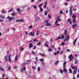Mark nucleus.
<instances>
[{
    "mask_svg": "<svg viewBox=\"0 0 79 79\" xmlns=\"http://www.w3.org/2000/svg\"><path fill=\"white\" fill-rule=\"evenodd\" d=\"M72 18H74H74H76V16L75 15L73 14L72 16Z\"/></svg>",
    "mask_w": 79,
    "mask_h": 79,
    "instance_id": "nucleus-28",
    "label": "nucleus"
},
{
    "mask_svg": "<svg viewBox=\"0 0 79 79\" xmlns=\"http://www.w3.org/2000/svg\"><path fill=\"white\" fill-rule=\"evenodd\" d=\"M60 38L62 39H64V35H62V37H60Z\"/></svg>",
    "mask_w": 79,
    "mask_h": 79,
    "instance_id": "nucleus-29",
    "label": "nucleus"
},
{
    "mask_svg": "<svg viewBox=\"0 0 79 79\" xmlns=\"http://www.w3.org/2000/svg\"><path fill=\"white\" fill-rule=\"evenodd\" d=\"M65 5L66 6H67L68 5V3L67 2H65Z\"/></svg>",
    "mask_w": 79,
    "mask_h": 79,
    "instance_id": "nucleus-62",
    "label": "nucleus"
},
{
    "mask_svg": "<svg viewBox=\"0 0 79 79\" xmlns=\"http://www.w3.org/2000/svg\"><path fill=\"white\" fill-rule=\"evenodd\" d=\"M47 5H44V8H46V7H47Z\"/></svg>",
    "mask_w": 79,
    "mask_h": 79,
    "instance_id": "nucleus-59",
    "label": "nucleus"
},
{
    "mask_svg": "<svg viewBox=\"0 0 79 79\" xmlns=\"http://www.w3.org/2000/svg\"><path fill=\"white\" fill-rule=\"evenodd\" d=\"M66 62L65 61L64 62L63 64V66H65V65H66Z\"/></svg>",
    "mask_w": 79,
    "mask_h": 79,
    "instance_id": "nucleus-42",
    "label": "nucleus"
},
{
    "mask_svg": "<svg viewBox=\"0 0 79 79\" xmlns=\"http://www.w3.org/2000/svg\"><path fill=\"white\" fill-rule=\"evenodd\" d=\"M39 19H40V18L39 17H38L36 19V21H37V20H39Z\"/></svg>",
    "mask_w": 79,
    "mask_h": 79,
    "instance_id": "nucleus-31",
    "label": "nucleus"
},
{
    "mask_svg": "<svg viewBox=\"0 0 79 79\" xmlns=\"http://www.w3.org/2000/svg\"><path fill=\"white\" fill-rule=\"evenodd\" d=\"M54 55H57V54L56 53V52H55L54 53Z\"/></svg>",
    "mask_w": 79,
    "mask_h": 79,
    "instance_id": "nucleus-60",
    "label": "nucleus"
},
{
    "mask_svg": "<svg viewBox=\"0 0 79 79\" xmlns=\"http://www.w3.org/2000/svg\"><path fill=\"white\" fill-rule=\"evenodd\" d=\"M61 45H65V44L64 43L62 42V43L61 44Z\"/></svg>",
    "mask_w": 79,
    "mask_h": 79,
    "instance_id": "nucleus-47",
    "label": "nucleus"
},
{
    "mask_svg": "<svg viewBox=\"0 0 79 79\" xmlns=\"http://www.w3.org/2000/svg\"><path fill=\"white\" fill-rule=\"evenodd\" d=\"M37 69L38 72H39V71H40V67H38L37 68Z\"/></svg>",
    "mask_w": 79,
    "mask_h": 79,
    "instance_id": "nucleus-25",
    "label": "nucleus"
},
{
    "mask_svg": "<svg viewBox=\"0 0 79 79\" xmlns=\"http://www.w3.org/2000/svg\"><path fill=\"white\" fill-rule=\"evenodd\" d=\"M20 50H21L22 51H23V50H24V49L23 48V47H22L21 48H20Z\"/></svg>",
    "mask_w": 79,
    "mask_h": 79,
    "instance_id": "nucleus-51",
    "label": "nucleus"
},
{
    "mask_svg": "<svg viewBox=\"0 0 79 79\" xmlns=\"http://www.w3.org/2000/svg\"><path fill=\"white\" fill-rule=\"evenodd\" d=\"M23 19H19V22H23Z\"/></svg>",
    "mask_w": 79,
    "mask_h": 79,
    "instance_id": "nucleus-56",
    "label": "nucleus"
},
{
    "mask_svg": "<svg viewBox=\"0 0 79 79\" xmlns=\"http://www.w3.org/2000/svg\"><path fill=\"white\" fill-rule=\"evenodd\" d=\"M18 22H19V19H17L15 21V23H18Z\"/></svg>",
    "mask_w": 79,
    "mask_h": 79,
    "instance_id": "nucleus-53",
    "label": "nucleus"
},
{
    "mask_svg": "<svg viewBox=\"0 0 79 79\" xmlns=\"http://www.w3.org/2000/svg\"><path fill=\"white\" fill-rule=\"evenodd\" d=\"M52 49L51 48H49L48 50V52H52Z\"/></svg>",
    "mask_w": 79,
    "mask_h": 79,
    "instance_id": "nucleus-43",
    "label": "nucleus"
},
{
    "mask_svg": "<svg viewBox=\"0 0 79 79\" xmlns=\"http://www.w3.org/2000/svg\"><path fill=\"white\" fill-rule=\"evenodd\" d=\"M69 59H70L69 61H72L73 59V55L72 54L70 55L69 56Z\"/></svg>",
    "mask_w": 79,
    "mask_h": 79,
    "instance_id": "nucleus-7",
    "label": "nucleus"
},
{
    "mask_svg": "<svg viewBox=\"0 0 79 79\" xmlns=\"http://www.w3.org/2000/svg\"><path fill=\"white\" fill-rule=\"evenodd\" d=\"M11 69V67L10 66H9V68L7 69V70H10Z\"/></svg>",
    "mask_w": 79,
    "mask_h": 79,
    "instance_id": "nucleus-54",
    "label": "nucleus"
},
{
    "mask_svg": "<svg viewBox=\"0 0 79 79\" xmlns=\"http://www.w3.org/2000/svg\"><path fill=\"white\" fill-rule=\"evenodd\" d=\"M11 15H12V16H15V15H16V14H15L14 13H13L12 14H11Z\"/></svg>",
    "mask_w": 79,
    "mask_h": 79,
    "instance_id": "nucleus-39",
    "label": "nucleus"
},
{
    "mask_svg": "<svg viewBox=\"0 0 79 79\" xmlns=\"http://www.w3.org/2000/svg\"><path fill=\"white\" fill-rule=\"evenodd\" d=\"M73 9V7H71L70 8V10H69V12L70 13V16H72V15L73 14V12L72 11V9Z\"/></svg>",
    "mask_w": 79,
    "mask_h": 79,
    "instance_id": "nucleus-6",
    "label": "nucleus"
},
{
    "mask_svg": "<svg viewBox=\"0 0 79 79\" xmlns=\"http://www.w3.org/2000/svg\"><path fill=\"white\" fill-rule=\"evenodd\" d=\"M37 45H41V42H39L37 43Z\"/></svg>",
    "mask_w": 79,
    "mask_h": 79,
    "instance_id": "nucleus-50",
    "label": "nucleus"
},
{
    "mask_svg": "<svg viewBox=\"0 0 79 79\" xmlns=\"http://www.w3.org/2000/svg\"><path fill=\"white\" fill-rule=\"evenodd\" d=\"M76 10H77V9L76 8H74L73 9V11H76Z\"/></svg>",
    "mask_w": 79,
    "mask_h": 79,
    "instance_id": "nucleus-55",
    "label": "nucleus"
},
{
    "mask_svg": "<svg viewBox=\"0 0 79 79\" xmlns=\"http://www.w3.org/2000/svg\"><path fill=\"white\" fill-rule=\"evenodd\" d=\"M72 69H74L73 72V73L74 74V75L76 74V73H77V68L76 67H74V66L72 67Z\"/></svg>",
    "mask_w": 79,
    "mask_h": 79,
    "instance_id": "nucleus-3",
    "label": "nucleus"
},
{
    "mask_svg": "<svg viewBox=\"0 0 79 79\" xmlns=\"http://www.w3.org/2000/svg\"><path fill=\"white\" fill-rule=\"evenodd\" d=\"M42 5H43V4H42V3L41 4L39 5L38 6V8H40V7H42Z\"/></svg>",
    "mask_w": 79,
    "mask_h": 79,
    "instance_id": "nucleus-24",
    "label": "nucleus"
},
{
    "mask_svg": "<svg viewBox=\"0 0 79 79\" xmlns=\"http://www.w3.org/2000/svg\"><path fill=\"white\" fill-rule=\"evenodd\" d=\"M69 40V36L68 35L66 36V38L64 39V42H65V41H68Z\"/></svg>",
    "mask_w": 79,
    "mask_h": 79,
    "instance_id": "nucleus-5",
    "label": "nucleus"
},
{
    "mask_svg": "<svg viewBox=\"0 0 79 79\" xmlns=\"http://www.w3.org/2000/svg\"><path fill=\"white\" fill-rule=\"evenodd\" d=\"M77 24H75L72 25V27L73 29H74L76 27Z\"/></svg>",
    "mask_w": 79,
    "mask_h": 79,
    "instance_id": "nucleus-15",
    "label": "nucleus"
},
{
    "mask_svg": "<svg viewBox=\"0 0 79 79\" xmlns=\"http://www.w3.org/2000/svg\"><path fill=\"white\" fill-rule=\"evenodd\" d=\"M5 21L3 20L2 19H0V22H4Z\"/></svg>",
    "mask_w": 79,
    "mask_h": 79,
    "instance_id": "nucleus-52",
    "label": "nucleus"
},
{
    "mask_svg": "<svg viewBox=\"0 0 79 79\" xmlns=\"http://www.w3.org/2000/svg\"><path fill=\"white\" fill-rule=\"evenodd\" d=\"M58 20L59 21H60L61 20V19H59V18H58L57 19H56V21L55 22V24L56 26H60V24L58 23Z\"/></svg>",
    "mask_w": 79,
    "mask_h": 79,
    "instance_id": "nucleus-1",
    "label": "nucleus"
},
{
    "mask_svg": "<svg viewBox=\"0 0 79 79\" xmlns=\"http://www.w3.org/2000/svg\"><path fill=\"white\" fill-rule=\"evenodd\" d=\"M26 6H27V5H26L25 6H22L21 7V8H25V7H26Z\"/></svg>",
    "mask_w": 79,
    "mask_h": 79,
    "instance_id": "nucleus-32",
    "label": "nucleus"
},
{
    "mask_svg": "<svg viewBox=\"0 0 79 79\" xmlns=\"http://www.w3.org/2000/svg\"><path fill=\"white\" fill-rule=\"evenodd\" d=\"M45 23L46 26H52V25H51L50 23H48V21L46 20L45 21Z\"/></svg>",
    "mask_w": 79,
    "mask_h": 79,
    "instance_id": "nucleus-4",
    "label": "nucleus"
},
{
    "mask_svg": "<svg viewBox=\"0 0 79 79\" xmlns=\"http://www.w3.org/2000/svg\"><path fill=\"white\" fill-rule=\"evenodd\" d=\"M77 41V40L76 39H75L73 42V45H75V44H76V43Z\"/></svg>",
    "mask_w": 79,
    "mask_h": 79,
    "instance_id": "nucleus-23",
    "label": "nucleus"
},
{
    "mask_svg": "<svg viewBox=\"0 0 79 79\" xmlns=\"http://www.w3.org/2000/svg\"><path fill=\"white\" fill-rule=\"evenodd\" d=\"M48 13V12H47V11H45L44 12L45 15H47Z\"/></svg>",
    "mask_w": 79,
    "mask_h": 79,
    "instance_id": "nucleus-44",
    "label": "nucleus"
},
{
    "mask_svg": "<svg viewBox=\"0 0 79 79\" xmlns=\"http://www.w3.org/2000/svg\"><path fill=\"white\" fill-rule=\"evenodd\" d=\"M77 78H79V74H78L77 75Z\"/></svg>",
    "mask_w": 79,
    "mask_h": 79,
    "instance_id": "nucleus-64",
    "label": "nucleus"
},
{
    "mask_svg": "<svg viewBox=\"0 0 79 79\" xmlns=\"http://www.w3.org/2000/svg\"><path fill=\"white\" fill-rule=\"evenodd\" d=\"M4 59H6V61H8V56H5Z\"/></svg>",
    "mask_w": 79,
    "mask_h": 79,
    "instance_id": "nucleus-17",
    "label": "nucleus"
},
{
    "mask_svg": "<svg viewBox=\"0 0 79 79\" xmlns=\"http://www.w3.org/2000/svg\"><path fill=\"white\" fill-rule=\"evenodd\" d=\"M18 56L17 55H16L15 57V60L16 61V60H18Z\"/></svg>",
    "mask_w": 79,
    "mask_h": 79,
    "instance_id": "nucleus-26",
    "label": "nucleus"
},
{
    "mask_svg": "<svg viewBox=\"0 0 79 79\" xmlns=\"http://www.w3.org/2000/svg\"><path fill=\"white\" fill-rule=\"evenodd\" d=\"M76 19H73V23H76Z\"/></svg>",
    "mask_w": 79,
    "mask_h": 79,
    "instance_id": "nucleus-35",
    "label": "nucleus"
},
{
    "mask_svg": "<svg viewBox=\"0 0 79 79\" xmlns=\"http://www.w3.org/2000/svg\"><path fill=\"white\" fill-rule=\"evenodd\" d=\"M67 52H70V50L68 49H66Z\"/></svg>",
    "mask_w": 79,
    "mask_h": 79,
    "instance_id": "nucleus-58",
    "label": "nucleus"
},
{
    "mask_svg": "<svg viewBox=\"0 0 79 79\" xmlns=\"http://www.w3.org/2000/svg\"><path fill=\"white\" fill-rule=\"evenodd\" d=\"M29 47V49H31L32 47H33V45H32V44L30 43Z\"/></svg>",
    "mask_w": 79,
    "mask_h": 79,
    "instance_id": "nucleus-12",
    "label": "nucleus"
},
{
    "mask_svg": "<svg viewBox=\"0 0 79 79\" xmlns=\"http://www.w3.org/2000/svg\"><path fill=\"white\" fill-rule=\"evenodd\" d=\"M60 72L61 74H62V73H63V71L62 69H60Z\"/></svg>",
    "mask_w": 79,
    "mask_h": 79,
    "instance_id": "nucleus-37",
    "label": "nucleus"
},
{
    "mask_svg": "<svg viewBox=\"0 0 79 79\" xmlns=\"http://www.w3.org/2000/svg\"><path fill=\"white\" fill-rule=\"evenodd\" d=\"M35 34V33H32V32H31L29 33V35H31V36H34V34Z\"/></svg>",
    "mask_w": 79,
    "mask_h": 79,
    "instance_id": "nucleus-14",
    "label": "nucleus"
},
{
    "mask_svg": "<svg viewBox=\"0 0 79 79\" xmlns=\"http://www.w3.org/2000/svg\"><path fill=\"white\" fill-rule=\"evenodd\" d=\"M31 10V8L29 7H28L27 9V11H29V10Z\"/></svg>",
    "mask_w": 79,
    "mask_h": 79,
    "instance_id": "nucleus-40",
    "label": "nucleus"
},
{
    "mask_svg": "<svg viewBox=\"0 0 79 79\" xmlns=\"http://www.w3.org/2000/svg\"><path fill=\"white\" fill-rule=\"evenodd\" d=\"M44 5H46L47 6V1H46L44 2Z\"/></svg>",
    "mask_w": 79,
    "mask_h": 79,
    "instance_id": "nucleus-48",
    "label": "nucleus"
},
{
    "mask_svg": "<svg viewBox=\"0 0 79 79\" xmlns=\"http://www.w3.org/2000/svg\"><path fill=\"white\" fill-rule=\"evenodd\" d=\"M32 69H35L36 68L35 67H34V66H33L32 67Z\"/></svg>",
    "mask_w": 79,
    "mask_h": 79,
    "instance_id": "nucleus-57",
    "label": "nucleus"
},
{
    "mask_svg": "<svg viewBox=\"0 0 79 79\" xmlns=\"http://www.w3.org/2000/svg\"><path fill=\"white\" fill-rule=\"evenodd\" d=\"M61 37H57V39L55 40H59L60 39H61Z\"/></svg>",
    "mask_w": 79,
    "mask_h": 79,
    "instance_id": "nucleus-27",
    "label": "nucleus"
},
{
    "mask_svg": "<svg viewBox=\"0 0 79 79\" xmlns=\"http://www.w3.org/2000/svg\"><path fill=\"white\" fill-rule=\"evenodd\" d=\"M11 54H10L9 56H8V60L11 63Z\"/></svg>",
    "mask_w": 79,
    "mask_h": 79,
    "instance_id": "nucleus-9",
    "label": "nucleus"
},
{
    "mask_svg": "<svg viewBox=\"0 0 79 79\" xmlns=\"http://www.w3.org/2000/svg\"><path fill=\"white\" fill-rule=\"evenodd\" d=\"M17 10L18 11V13H19L23 12V10L20 9L19 8L17 9Z\"/></svg>",
    "mask_w": 79,
    "mask_h": 79,
    "instance_id": "nucleus-10",
    "label": "nucleus"
},
{
    "mask_svg": "<svg viewBox=\"0 0 79 79\" xmlns=\"http://www.w3.org/2000/svg\"><path fill=\"white\" fill-rule=\"evenodd\" d=\"M40 11L41 12H42V11H43V9H42V7H41L40 9Z\"/></svg>",
    "mask_w": 79,
    "mask_h": 79,
    "instance_id": "nucleus-36",
    "label": "nucleus"
},
{
    "mask_svg": "<svg viewBox=\"0 0 79 79\" xmlns=\"http://www.w3.org/2000/svg\"><path fill=\"white\" fill-rule=\"evenodd\" d=\"M0 18H2V19H5V16L1 15H0Z\"/></svg>",
    "mask_w": 79,
    "mask_h": 79,
    "instance_id": "nucleus-18",
    "label": "nucleus"
},
{
    "mask_svg": "<svg viewBox=\"0 0 79 79\" xmlns=\"http://www.w3.org/2000/svg\"><path fill=\"white\" fill-rule=\"evenodd\" d=\"M69 71L70 73H72V70H71V69H69Z\"/></svg>",
    "mask_w": 79,
    "mask_h": 79,
    "instance_id": "nucleus-33",
    "label": "nucleus"
},
{
    "mask_svg": "<svg viewBox=\"0 0 79 79\" xmlns=\"http://www.w3.org/2000/svg\"><path fill=\"white\" fill-rule=\"evenodd\" d=\"M38 41V40L37 39H34L33 40V41L34 42H35V41Z\"/></svg>",
    "mask_w": 79,
    "mask_h": 79,
    "instance_id": "nucleus-61",
    "label": "nucleus"
},
{
    "mask_svg": "<svg viewBox=\"0 0 79 79\" xmlns=\"http://www.w3.org/2000/svg\"><path fill=\"white\" fill-rule=\"evenodd\" d=\"M59 62H60V60H57L56 61L55 63V65H58V64L59 63Z\"/></svg>",
    "mask_w": 79,
    "mask_h": 79,
    "instance_id": "nucleus-13",
    "label": "nucleus"
},
{
    "mask_svg": "<svg viewBox=\"0 0 79 79\" xmlns=\"http://www.w3.org/2000/svg\"><path fill=\"white\" fill-rule=\"evenodd\" d=\"M0 70H1V71H4V69H3V68H2V67H1L0 66Z\"/></svg>",
    "mask_w": 79,
    "mask_h": 79,
    "instance_id": "nucleus-34",
    "label": "nucleus"
},
{
    "mask_svg": "<svg viewBox=\"0 0 79 79\" xmlns=\"http://www.w3.org/2000/svg\"><path fill=\"white\" fill-rule=\"evenodd\" d=\"M63 13V10H61L60 11V14H62Z\"/></svg>",
    "mask_w": 79,
    "mask_h": 79,
    "instance_id": "nucleus-63",
    "label": "nucleus"
},
{
    "mask_svg": "<svg viewBox=\"0 0 79 79\" xmlns=\"http://www.w3.org/2000/svg\"><path fill=\"white\" fill-rule=\"evenodd\" d=\"M26 69L25 67H24L23 69H21V71L22 72H23V71H26Z\"/></svg>",
    "mask_w": 79,
    "mask_h": 79,
    "instance_id": "nucleus-19",
    "label": "nucleus"
},
{
    "mask_svg": "<svg viewBox=\"0 0 79 79\" xmlns=\"http://www.w3.org/2000/svg\"><path fill=\"white\" fill-rule=\"evenodd\" d=\"M44 45L45 46V47H48V45L47 44H44Z\"/></svg>",
    "mask_w": 79,
    "mask_h": 79,
    "instance_id": "nucleus-41",
    "label": "nucleus"
},
{
    "mask_svg": "<svg viewBox=\"0 0 79 79\" xmlns=\"http://www.w3.org/2000/svg\"><path fill=\"white\" fill-rule=\"evenodd\" d=\"M41 62H44V59H40V60Z\"/></svg>",
    "mask_w": 79,
    "mask_h": 79,
    "instance_id": "nucleus-45",
    "label": "nucleus"
},
{
    "mask_svg": "<svg viewBox=\"0 0 79 79\" xmlns=\"http://www.w3.org/2000/svg\"><path fill=\"white\" fill-rule=\"evenodd\" d=\"M36 53L35 52H34L33 51H31V54L32 55H35V54Z\"/></svg>",
    "mask_w": 79,
    "mask_h": 79,
    "instance_id": "nucleus-20",
    "label": "nucleus"
},
{
    "mask_svg": "<svg viewBox=\"0 0 79 79\" xmlns=\"http://www.w3.org/2000/svg\"><path fill=\"white\" fill-rule=\"evenodd\" d=\"M31 62V60H27V62L25 64H29V63H30V62Z\"/></svg>",
    "mask_w": 79,
    "mask_h": 79,
    "instance_id": "nucleus-21",
    "label": "nucleus"
},
{
    "mask_svg": "<svg viewBox=\"0 0 79 79\" xmlns=\"http://www.w3.org/2000/svg\"><path fill=\"white\" fill-rule=\"evenodd\" d=\"M64 34L65 36L67 35H68V31L66 30H65L64 31Z\"/></svg>",
    "mask_w": 79,
    "mask_h": 79,
    "instance_id": "nucleus-11",
    "label": "nucleus"
},
{
    "mask_svg": "<svg viewBox=\"0 0 79 79\" xmlns=\"http://www.w3.org/2000/svg\"><path fill=\"white\" fill-rule=\"evenodd\" d=\"M29 28L31 29H32V25H31V26H29Z\"/></svg>",
    "mask_w": 79,
    "mask_h": 79,
    "instance_id": "nucleus-49",
    "label": "nucleus"
},
{
    "mask_svg": "<svg viewBox=\"0 0 79 79\" xmlns=\"http://www.w3.org/2000/svg\"><path fill=\"white\" fill-rule=\"evenodd\" d=\"M6 18L9 19V21H13L14 20H15V17L13 16L12 17L10 16H8Z\"/></svg>",
    "mask_w": 79,
    "mask_h": 79,
    "instance_id": "nucleus-2",
    "label": "nucleus"
},
{
    "mask_svg": "<svg viewBox=\"0 0 79 79\" xmlns=\"http://www.w3.org/2000/svg\"><path fill=\"white\" fill-rule=\"evenodd\" d=\"M32 6H33V7L34 8V9H35V8H37V6L34 5Z\"/></svg>",
    "mask_w": 79,
    "mask_h": 79,
    "instance_id": "nucleus-30",
    "label": "nucleus"
},
{
    "mask_svg": "<svg viewBox=\"0 0 79 79\" xmlns=\"http://www.w3.org/2000/svg\"><path fill=\"white\" fill-rule=\"evenodd\" d=\"M77 63H78V60H77L76 59H75V64H77Z\"/></svg>",
    "mask_w": 79,
    "mask_h": 79,
    "instance_id": "nucleus-22",
    "label": "nucleus"
},
{
    "mask_svg": "<svg viewBox=\"0 0 79 79\" xmlns=\"http://www.w3.org/2000/svg\"><path fill=\"white\" fill-rule=\"evenodd\" d=\"M39 55H40V56H43V57H45L46 56V55L45 54H42L41 53L39 52Z\"/></svg>",
    "mask_w": 79,
    "mask_h": 79,
    "instance_id": "nucleus-8",
    "label": "nucleus"
},
{
    "mask_svg": "<svg viewBox=\"0 0 79 79\" xmlns=\"http://www.w3.org/2000/svg\"><path fill=\"white\" fill-rule=\"evenodd\" d=\"M63 70L64 73H68V70H67V69H63Z\"/></svg>",
    "mask_w": 79,
    "mask_h": 79,
    "instance_id": "nucleus-16",
    "label": "nucleus"
},
{
    "mask_svg": "<svg viewBox=\"0 0 79 79\" xmlns=\"http://www.w3.org/2000/svg\"><path fill=\"white\" fill-rule=\"evenodd\" d=\"M2 13H6V12L4 11V10H3L2 11Z\"/></svg>",
    "mask_w": 79,
    "mask_h": 79,
    "instance_id": "nucleus-46",
    "label": "nucleus"
},
{
    "mask_svg": "<svg viewBox=\"0 0 79 79\" xmlns=\"http://www.w3.org/2000/svg\"><path fill=\"white\" fill-rule=\"evenodd\" d=\"M12 11H13V9H11L8 11V13H10V12H11Z\"/></svg>",
    "mask_w": 79,
    "mask_h": 79,
    "instance_id": "nucleus-38",
    "label": "nucleus"
}]
</instances>
